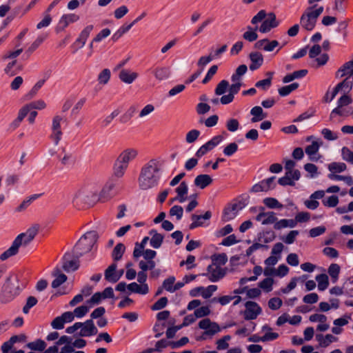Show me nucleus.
<instances>
[{"label":"nucleus","instance_id":"nucleus-61","mask_svg":"<svg viewBox=\"0 0 353 353\" xmlns=\"http://www.w3.org/2000/svg\"><path fill=\"white\" fill-rule=\"evenodd\" d=\"M276 221H277V218L276 217V214L274 212H265L264 219L262 221L263 225H269L275 223Z\"/></svg>","mask_w":353,"mask_h":353},{"label":"nucleus","instance_id":"nucleus-55","mask_svg":"<svg viewBox=\"0 0 353 353\" xmlns=\"http://www.w3.org/2000/svg\"><path fill=\"white\" fill-rule=\"evenodd\" d=\"M175 282L174 276H169L165 279L163 282V288L168 292L173 293L174 292V284Z\"/></svg>","mask_w":353,"mask_h":353},{"label":"nucleus","instance_id":"nucleus-8","mask_svg":"<svg viewBox=\"0 0 353 353\" xmlns=\"http://www.w3.org/2000/svg\"><path fill=\"white\" fill-rule=\"evenodd\" d=\"M199 327L204 330V334L208 336H213L221 331L219 324L211 321L208 318L201 320L199 323Z\"/></svg>","mask_w":353,"mask_h":353},{"label":"nucleus","instance_id":"nucleus-9","mask_svg":"<svg viewBox=\"0 0 353 353\" xmlns=\"http://www.w3.org/2000/svg\"><path fill=\"white\" fill-rule=\"evenodd\" d=\"M79 259L75 257L74 252H67L63 257V269L67 272L75 271L79 268Z\"/></svg>","mask_w":353,"mask_h":353},{"label":"nucleus","instance_id":"nucleus-3","mask_svg":"<svg viewBox=\"0 0 353 353\" xmlns=\"http://www.w3.org/2000/svg\"><path fill=\"white\" fill-rule=\"evenodd\" d=\"M262 22L259 30L261 33H268L272 28H276L279 25V21L276 20V14L274 12L266 13L265 10H260L251 20L254 25Z\"/></svg>","mask_w":353,"mask_h":353},{"label":"nucleus","instance_id":"nucleus-13","mask_svg":"<svg viewBox=\"0 0 353 353\" xmlns=\"http://www.w3.org/2000/svg\"><path fill=\"white\" fill-rule=\"evenodd\" d=\"M242 209L240 203H234L229 204L225 208L222 216V219L224 221H229L234 219L238 214L240 210Z\"/></svg>","mask_w":353,"mask_h":353},{"label":"nucleus","instance_id":"nucleus-25","mask_svg":"<svg viewBox=\"0 0 353 353\" xmlns=\"http://www.w3.org/2000/svg\"><path fill=\"white\" fill-rule=\"evenodd\" d=\"M316 339L321 347H327L332 343L337 341L338 338L330 334H327L325 336L320 334L316 335Z\"/></svg>","mask_w":353,"mask_h":353},{"label":"nucleus","instance_id":"nucleus-31","mask_svg":"<svg viewBox=\"0 0 353 353\" xmlns=\"http://www.w3.org/2000/svg\"><path fill=\"white\" fill-rule=\"evenodd\" d=\"M250 114L252 115L251 121L256 123L262 121L267 117V114L263 112L261 106H254L250 110Z\"/></svg>","mask_w":353,"mask_h":353},{"label":"nucleus","instance_id":"nucleus-41","mask_svg":"<svg viewBox=\"0 0 353 353\" xmlns=\"http://www.w3.org/2000/svg\"><path fill=\"white\" fill-rule=\"evenodd\" d=\"M248 67L245 64L240 65L235 70L234 73L231 76L232 81L241 80V77L247 72Z\"/></svg>","mask_w":353,"mask_h":353},{"label":"nucleus","instance_id":"nucleus-63","mask_svg":"<svg viewBox=\"0 0 353 353\" xmlns=\"http://www.w3.org/2000/svg\"><path fill=\"white\" fill-rule=\"evenodd\" d=\"M37 299L34 296H29L27 299L26 303L23 307V312L28 314L30 310L37 303Z\"/></svg>","mask_w":353,"mask_h":353},{"label":"nucleus","instance_id":"nucleus-35","mask_svg":"<svg viewBox=\"0 0 353 353\" xmlns=\"http://www.w3.org/2000/svg\"><path fill=\"white\" fill-rule=\"evenodd\" d=\"M262 331L265 332V334L262 336L263 342L274 341L279 336L278 333L272 332V328L268 325H265L262 327Z\"/></svg>","mask_w":353,"mask_h":353},{"label":"nucleus","instance_id":"nucleus-15","mask_svg":"<svg viewBox=\"0 0 353 353\" xmlns=\"http://www.w3.org/2000/svg\"><path fill=\"white\" fill-rule=\"evenodd\" d=\"M114 188L115 183L113 181L107 182L99 194V201L105 203L112 199L115 195Z\"/></svg>","mask_w":353,"mask_h":353},{"label":"nucleus","instance_id":"nucleus-49","mask_svg":"<svg viewBox=\"0 0 353 353\" xmlns=\"http://www.w3.org/2000/svg\"><path fill=\"white\" fill-rule=\"evenodd\" d=\"M273 74V72H269L267 75H269L270 77L265 79H263L261 81H259L256 83L255 86L259 88H261L264 90H268L271 84H272V76Z\"/></svg>","mask_w":353,"mask_h":353},{"label":"nucleus","instance_id":"nucleus-56","mask_svg":"<svg viewBox=\"0 0 353 353\" xmlns=\"http://www.w3.org/2000/svg\"><path fill=\"white\" fill-rule=\"evenodd\" d=\"M305 170L310 174V178H315L318 176V168L313 163H306L304 165Z\"/></svg>","mask_w":353,"mask_h":353},{"label":"nucleus","instance_id":"nucleus-22","mask_svg":"<svg viewBox=\"0 0 353 353\" xmlns=\"http://www.w3.org/2000/svg\"><path fill=\"white\" fill-rule=\"evenodd\" d=\"M117 264L116 263H112L111 264L105 271V279L110 282V283H116L117 282L120 278H121V274H118L117 272H116V269H117Z\"/></svg>","mask_w":353,"mask_h":353},{"label":"nucleus","instance_id":"nucleus-23","mask_svg":"<svg viewBox=\"0 0 353 353\" xmlns=\"http://www.w3.org/2000/svg\"><path fill=\"white\" fill-rule=\"evenodd\" d=\"M176 196L174 200H178L179 203H184L187 200V194L188 192V186L185 181H182L176 188Z\"/></svg>","mask_w":353,"mask_h":353},{"label":"nucleus","instance_id":"nucleus-51","mask_svg":"<svg viewBox=\"0 0 353 353\" xmlns=\"http://www.w3.org/2000/svg\"><path fill=\"white\" fill-rule=\"evenodd\" d=\"M213 265L219 266L225 265L228 261L227 255L225 253L219 254L212 256Z\"/></svg>","mask_w":353,"mask_h":353},{"label":"nucleus","instance_id":"nucleus-39","mask_svg":"<svg viewBox=\"0 0 353 353\" xmlns=\"http://www.w3.org/2000/svg\"><path fill=\"white\" fill-rule=\"evenodd\" d=\"M149 240V237L145 236L141 243H136L135 247L133 251V257L136 259L139 258L143 252V250H144L145 245Z\"/></svg>","mask_w":353,"mask_h":353},{"label":"nucleus","instance_id":"nucleus-30","mask_svg":"<svg viewBox=\"0 0 353 353\" xmlns=\"http://www.w3.org/2000/svg\"><path fill=\"white\" fill-rule=\"evenodd\" d=\"M128 166L122 163L118 158L115 161L113 166V174L117 178H121L124 176Z\"/></svg>","mask_w":353,"mask_h":353},{"label":"nucleus","instance_id":"nucleus-40","mask_svg":"<svg viewBox=\"0 0 353 353\" xmlns=\"http://www.w3.org/2000/svg\"><path fill=\"white\" fill-rule=\"evenodd\" d=\"M316 281L318 283V289L320 291H324L329 285L328 276L325 274H321L316 276Z\"/></svg>","mask_w":353,"mask_h":353},{"label":"nucleus","instance_id":"nucleus-60","mask_svg":"<svg viewBox=\"0 0 353 353\" xmlns=\"http://www.w3.org/2000/svg\"><path fill=\"white\" fill-rule=\"evenodd\" d=\"M201 132L198 130H191L186 134L185 141L188 143H194L199 137Z\"/></svg>","mask_w":353,"mask_h":353},{"label":"nucleus","instance_id":"nucleus-27","mask_svg":"<svg viewBox=\"0 0 353 353\" xmlns=\"http://www.w3.org/2000/svg\"><path fill=\"white\" fill-rule=\"evenodd\" d=\"M128 289L130 292L142 295L147 294L149 292V287L148 284H138L132 282L128 285Z\"/></svg>","mask_w":353,"mask_h":353},{"label":"nucleus","instance_id":"nucleus-44","mask_svg":"<svg viewBox=\"0 0 353 353\" xmlns=\"http://www.w3.org/2000/svg\"><path fill=\"white\" fill-rule=\"evenodd\" d=\"M346 169V164L342 162H332L328 165V170L330 172L340 173Z\"/></svg>","mask_w":353,"mask_h":353},{"label":"nucleus","instance_id":"nucleus-54","mask_svg":"<svg viewBox=\"0 0 353 353\" xmlns=\"http://www.w3.org/2000/svg\"><path fill=\"white\" fill-rule=\"evenodd\" d=\"M274 283V280L272 278H266L261 281L259 283V286L263 289L266 292H269L272 290V285Z\"/></svg>","mask_w":353,"mask_h":353},{"label":"nucleus","instance_id":"nucleus-36","mask_svg":"<svg viewBox=\"0 0 353 353\" xmlns=\"http://www.w3.org/2000/svg\"><path fill=\"white\" fill-rule=\"evenodd\" d=\"M320 145H321L317 141H312L311 145L305 148V153L310 157L311 161L317 160V158L314 157V155L318 152Z\"/></svg>","mask_w":353,"mask_h":353},{"label":"nucleus","instance_id":"nucleus-33","mask_svg":"<svg viewBox=\"0 0 353 353\" xmlns=\"http://www.w3.org/2000/svg\"><path fill=\"white\" fill-rule=\"evenodd\" d=\"M150 234L152 235L150 239V245L155 249L159 248L163 241V236L160 233H158L155 230H151Z\"/></svg>","mask_w":353,"mask_h":353},{"label":"nucleus","instance_id":"nucleus-14","mask_svg":"<svg viewBox=\"0 0 353 353\" xmlns=\"http://www.w3.org/2000/svg\"><path fill=\"white\" fill-rule=\"evenodd\" d=\"M246 310L244 313L245 319L253 320L255 319L259 314L261 312V308L255 302L247 301L245 303Z\"/></svg>","mask_w":353,"mask_h":353},{"label":"nucleus","instance_id":"nucleus-6","mask_svg":"<svg viewBox=\"0 0 353 353\" xmlns=\"http://www.w3.org/2000/svg\"><path fill=\"white\" fill-rule=\"evenodd\" d=\"M323 12V6H320L315 10H314V7H309L301 17V25L307 30H312L316 26L317 19Z\"/></svg>","mask_w":353,"mask_h":353},{"label":"nucleus","instance_id":"nucleus-20","mask_svg":"<svg viewBox=\"0 0 353 353\" xmlns=\"http://www.w3.org/2000/svg\"><path fill=\"white\" fill-rule=\"evenodd\" d=\"M138 154L136 150L133 148H128L123 150L117 157L122 163L128 166L130 161L134 160Z\"/></svg>","mask_w":353,"mask_h":353},{"label":"nucleus","instance_id":"nucleus-59","mask_svg":"<svg viewBox=\"0 0 353 353\" xmlns=\"http://www.w3.org/2000/svg\"><path fill=\"white\" fill-rule=\"evenodd\" d=\"M90 308V305H81L74 310L73 314L77 318L81 319L88 312Z\"/></svg>","mask_w":353,"mask_h":353},{"label":"nucleus","instance_id":"nucleus-45","mask_svg":"<svg viewBox=\"0 0 353 353\" xmlns=\"http://www.w3.org/2000/svg\"><path fill=\"white\" fill-rule=\"evenodd\" d=\"M48 35L42 34L39 36L36 40L31 44V46L28 48L26 54L28 55L31 54L43 42V41L47 38Z\"/></svg>","mask_w":353,"mask_h":353},{"label":"nucleus","instance_id":"nucleus-62","mask_svg":"<svg viewBox=\"0 0 353 353\" xmlns=\"http://www.w3.org/2000/svg\"><path fill=\"white\" fill-rule=\"evenodd\" d=\"M183 214V209L181 206L175 205L172 206L170 210V215L175 216L177 220L181 219Z\"/></svg>","mask_w":353,"mask_h":353},{"label":"nucleus","instance_id":"nucleus-57","mask_svg":"<svg viewBox=\"0 0 353 353\" xmlns=\"http://www.w3.org/2000/svg\"><path fill=\"white\" fill-rule=\"evenodd\" d=\"M110 79V70L109 69H103L98 76L99 83L101 84H106Z\"/></svg>","mask_w":353,"mask_h":353},{"label":"nucleus","instance_id":"nucleus-43","mask_svg":"<svg viewBox=\"0 0 353 353\" xmlns=\"http://www.w3.org/2000/svg\"><path fill=\"white\" fill-rule=\"evenodd\" d=\"M299 86L298 83H292L288 85L283 86L278 90L279 94L281 97H286L292 92L296 90Z\"/></svg>","mask_w":353,"mask_h":353},{"label":"nucleus","instance_id":"nucleus-37","mask_svg":"<svg viewBox=\"0 0 353 353\" xmlns=\"http://www.w3.org/2000/svg\"><path fill=\"white\" fill-rule=\"evenodd\" d=\"M42 194H34L31 195L29 197H27L26 199L23 201V202L18 206L16 209L17 212H21L25 210L28 206L31 205V203L35 201L36 199L41 197Z\"/></svg>","mask_w":353,"mask_h":353},{"label":"nucleus","instance_id":"nucleus-53","mask_svg":"<svg viewBox=\"0 0 353 353\" xmlns=\"http://www.w3.org/2000/svg\"><path fill=\"white\" fill-rule=\"evenodd\" d=\"M229 87V83L226 80L221 81L216 85L214 93L216 95L220 96L223 94Z\"/></svg>","mask_w":353,"mask_h":353},{"label":"nucleus","instance_id":"nucleus-18","mask_svg":"<svg viewBox=\"0 0 353 353\" xmlns=\"http://www.w3.org/2000/svg\"><path fill=\"white\" fill-rule=\"evenodd\" d=\"M212 216V213L210 211H207L203 215H196L192 214L191 219L192 221V223L190 225L189 228L190 230H194L198 227H201L204 225V221L209 220Z\"/></svg>","mask_w":353,"mask_h":353},{"label":"nucleus","instance_id":"nucleus-34","mask_svg":"<svg viewBox=\"0 0 353 353\" xmlns=\"http://www.w3.org/2000/svg\"><path fill=\"white\" fill-rule=\"evenodd\" d=\"M353 114V108L352 107L348 108H335L330 113V119H332L335 114H338L341 117H347Z\"/></svg>","mask_w":353,"mask_h":353},{"label":"nucleus","instance_id":"nucleus-48","mask_svg":"<svg viewBox=\"0 0 353 353\" xmlns=\"http://www.w3.org/2000/svg\"><path fill=\"white\" fill-rule=\"evenodd\" d=\"M339 196L336 195H332L322 199V203L324 206L327 208H334L339 203Z\"/></svg>","mask_w":353,"mask_h":353},{"label":"nucleus","instance_id":"nucleus-38","mask_svg":"<svg viewBox=\"0 0 353 353\" xmlns=\"http://www.w3.org/2000/svg\"><path fill=\"white\" fill-rule=\"evenodd\" d=\"M257 30H259L258 26H256L255 28H253L250 26H248L247 31L243 34V38L250 42L256 41L258 38V34L256 33Z\"/></svg>","mask_w":353,"mask_h":353},{"label":"nucleus","instance_id":"nucleus-10","mask_svg":"<svg viewBox=\"0 0 353 353\" xmlns=\"http://www.w3.org/2000/svg\"><path fill=\"white\" fill-rule=\"evenodd\" d=\"M276 176H271L266 179L261 181L259 183H256L252 188V192H268L270 190L274 189L276 186L274 180Z\"/></svg>","mask_w":353,"mask_h":353},{"label":"nucleus","instance_id":"nucleus-11","mask_svg":"<svg viewBox=\"0 0 353 353\" xmlns=\"http://www.w3.org/2000/svg\"><path fill=\"white\" fill-rule=\"evenodd\" d=\"M207 270L208 273L203 274L202 275L208 276V279L212 282H217L224 277L225 274V271L219 266L210 265L208 267Z\"/></svg>","mask_w":353,"mask_h":353},{"label":"nucleus","instance_id":"nucleus-5","mask_svg":"<svg viewBox=\"0 0 353 353\" xmlns=\"http://www.w3.org/2000/svg\"><path fill=\"white\" fill-rule=\"evenodd\" d=\"M79 330L77 335L81 337H90L98 333V329L92 319H88L85 322H77L72 326L68 327L65 332L68 334H74Z\"/></svg>","mask_w":353,"mask_h":353},{"label":"nucleus","instance_id":"nucleus-2","mask_svg":"<svg viewBox=\"0 0 353 353\" xmlns=\"http://www.w3.org/2000/svg\"><path fill=\"white\" fill-rule=\"evenodd\" d=\"M19 283V276L15 274H10L6 279L1 294V302L8 303L15 299L23 290Z\"/></svg>","mask_w":353,"mask_h":353},{"label":"nucleus","instance_id":"nucleus-29","mask_svg":"<svg viewBox=\"0 0 353 353\" xmlns=\"http://www.w3.org/2000/svg\"><path fill=\"white\" fill-rule=\"evenodd\" d=\"M138 77V74L134 72H131L128 70H122L119 72V77L121 81L130 84L132 83Z\"/></svg>","mask_w":353,"mask_h":353},{"label":"nucleus","instance_id":"nucleus-12","mask_svg":"<svg viewBox=\"0 0 353 353\" xmlns=\"http://www.w3.org/2000/svg\"><path fill=\"white\" fill-rule=\"evenodd\" d=\"M79 19V17L76 14L70 13L62 15L56 27V31L59 32L64 30L70 23H74Z\"/></svg>","mask_w":353,"mask_h":353},{"label":"nucleus","instance_id":"nucleus-50","mask_svg":"<svg viewBox=\"0 0 353 353\" xmlns=\"http://www.w3.org/2000/svg\"><path fill=\"white\" fill-rule=\"evenodd\" d=\"M340 266L336 263H332L328 268V274L331 276L333 283H335L339 278Z\"/></svg>","mask_w":353,"mask_h":353},{"label":"nucleus","instance_id":"nucleus-28","mask_svg":"<svg viewBox=\"0 0 353 353\" xmlns=\"http://www.w3.org/2000/svg\"><path fill=\"white\" fill-rule=\"evenodd\" d=\"M353 74V60L344 63L336 72V77L342 78L346 75Z\"/></svg>","mask_w":353,"mask_h":353},{"label":"nucleus","instance_id":"nucleus-42","mask_svg":"<svg viewBox=\"0 0 353 353\" xmlns=\"http://www.w3.org/2000/svg\"><path fill=\"white\" fill-rule=\"evenodd\" d=\"M26 347L31 350L43 351L46 347V343L41 339H37L34 341L30 342L26 345Z\"/></svg>","mask_w":353,"mask_h":353},{"label":"nucleus","instance_id":"nucleus-21","mask_svg":"<svg viewBox=\"0 0 353 353\" xmlns=\"http://www.w3.org/2000/svg\"><path fill=\"white\" fill-rule=\"evenodd\" d=\"M216 290H217V286L215 285H208L205 288H203V287H199L197 288H195V289L192 290L190 292V295L192 296H196V292H197L202 291L201 296L204 299H208V298L211 297L212 294L215 291H216Z\"/></svg>","mask_w":353,"mask_h":353},{"label":"nucleus","instance_id":"nucleus-24","mask_svg":"<svg viewBox=\"0 0 353 353\" xmlns=\"http://www.w3.org/2000/svg\"><path fill=\"white\" fill-rule=\"evenodd\" d=\"M250 59L251 64L250 65V69L252 71L259 68L263 63V55L259 52H251L250 54Z\"/></svg>","mask_w":353,"mask_h":353},{"label":"nucleus","instance_id":"nucleus-26","mask_svg":"<svg viewBox=\"0 0 353 353\" xmlns=\"http://www.w3.org/2000/svg\"><path fill=\"white\" fill-rule=\"evenodd\" d=\"M212 183V179L208 174H199L196 176L194 181V185L201 188L204 189Z\"/></svg>","mask_w":353,"mask_h":353},{"label":"nucleus","instance_id":"nucleus-4","mask_svg":"<svg viewBox=\"0 0 353 353\" xmlns=\"http://www.w3.org/2000/svg\"><path fill=\"white\" fill-rule=\"evenodd\" d=\"M97 240L95 231H90L84 234L74 245L72 252L75 257L79 259L84 254L91 250Z\"/></svg>","mask_w":353,"mask_h":353},{"label":"nucleus","instance_id":"nucleus-52","mask_svg":"<svg viewBox=\"0 0 353 353\" xmlns=\"http://www.w3.org/2000/svg\"><path fill=\"white\" fill-rule=\"evenodd\" d=\"M341 157L343 160L353 165V152L347 147H343L341 149Z\"/></svg>","mask_w":353,"mask_h":353},{"label":"nucleus","instance_id":"nucleus-16","mask_svg":"<svg viewBox=\"0 0 353 353\" xmlns=\"http://www.w3.org/2000/svg\"><path fill=\"white\" fill-rule=\"evenodd\" d=\"M352 88V82L349 80V78H346L342 82L338 83L336 86L333 89L332 92V97L328 99L329 91H327L324 96V101L327 103L332 101L336 95L338 94L340 90L345 88L349 92Z\"/></svg>","mask_w":353,"mask_h":353},{"label":"nucleus","instance_id":"nucleus-47","mask_svg":"<svg viewBox=\"0 0 353 353\" xmlns=\"http://www.w3.org/2000/svg\"><path fill=\"white\" fill-rule=\"evenodd\" d=\"M263 203L265 206L270 209H281L283 205L279 202V201L273 197H267L263 199Z\"/></svg>","mask_w":353,"mask_h":353},{"label":"nucleus","instance_id":"nucleus-32","mask_svg":"<svg viewBox=\"0 0 353 353\" xmlns=\"http://www.w3.org/2000/svg\"><path fill=\"white\" fill-rule=\"evenodd\" d=\"M152 72L155 78L159 81L165 80L170 75V70L168 67H157Z\"/></svg>","mask_w":353,"mask_h":353},{"label":"nucleus","instance_id":"nucleus-46","mask_svg":"<svg viewBox=\"0 0 353 353\" xmlns=\"http://www.w3.org/2000/svg\"><path fill=\"white\" fill-rule=\"evenodd\" d=\"M125 246L123 243H118L112 250V256L114 261H119L125 252Z\"/></svg>","mask_w":353,"mask_h":353},{"label":"nucleus","instance_id":"nucleus-19","mask_svg":"<svg viewBox=\"0 0 353 353\" xmlns=\"http://www.w3.org/2000/svg\"><path fill=\"white\" fill-rule=\"evenodd\" d=\"M279 45V43L276 40L270 41L268 39H263L257 41L254 44V47L266 52H272Z\"/></svg>","mask_w":353,"mask_h":353},{"label":"nucleus","instance_id":"nucleus-17","mask_svg":"<svg viewBox=\"0 0 353 353\" xmlns=\"http://www.w3.org/2000/svg\"><path fill=\"white\" fill-rule=\"evenodd\" d=\"M300 177L301 173L298 170H295L293 172H286L285 176L279 179L278 183L283 186L294 185V181H298Z\"/></svg>","mask_w":353,"mask_h":353},{"label":"nucleus","instance_id":"nucleus-7","mask_svg":"<svg viewBox=\"0 0 353 353\" xmlns=\"http://www.w3.org/2000/svg\"><path fill=\"white\" fill-rule=\"evenodd\" d=\"M33 239L28 236L25 232L21 233L14 239L11 246L0 255V259L1 261H6L8 258L16 255L19 252L20 246H26Z\"/></svg>","mask_w":353,"mask_h":353},{"label":"nucleus","instance_id":"nucleus-58","mask_svg":"<svg viewBox=\"0 0 353 353\" xmlns=\"http://www.w3.org/2000/svg\"><path fill=\"white\" fill-rule=\"evenodd\" d=\"M104 299L101 292L94 293L91 298L87 301L90 307L95 305H99L101 301Z\"/></svg>","mask_w":353,"mask_h":353},{"label":"nucleus","instance_id":"nucleus-64","mask_svg":"<svg viewBox=\"0 0 353 353\" xmlns=\"http://www.w3.org/2000/svg\"><path fill=\"white\" fill-rule=\"evenodd\" d=\"M321 134L327 141H334L338 139L337 133L332 132L328 128H323L321 130Z\"/></svg>","mask_w":353,"mask_h":353},{"label":"nucleus","instance_id":"nucleus-1","mask_svg":"<svg viewBox=\"0 0 353 353\" xmlns=\"http://www.w3.org/2000/svg\"><path fill=\"white\" fill-rule=\"evenodd\" d=\"M161 163L157 159H151L141 168L138 179L139 186L146 190L157 186L161 176Z\"/></svg>","mask_w":353,"mask_h":353}]
</instances>
